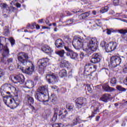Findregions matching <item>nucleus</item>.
Instances as JSON below:
<instances>
[{
  "instance_id": "50",
  "label": "nucleus",
  "mask_w": 127,
  "mask_h": 127,
  "mask_svg": "<svg viewBox=\"0 0 127 127\" xmlns=\"http://www.w3.org/2000/svg\"><path fill=\"white\" fill-rule=\"evenodd\" d=\"M35 26V23H32L30 26V29H34Z\"/></svg>"
},
{
  "instance_id": "21",
  "label": "nucleus",
  "mask_w": 127,
  "mask_h": 127,
  "mask_svg": "<svg viewBox=\"0 0 127 127\" xmlns=\"http://www.w3.org/2000/svg\"><path fill=\"white\" fill-rule=\"evenodd\" d=\"M25 84L27 88H28V89H31L34 87V82H33V81L32 80H27Z\"/></svg>"
},
{
  "instance_id": "56",
  "label": "nucleus",
  "mask_w": 127,
  "mask_h": 127,
  "mask_svg": "<svg viewBox=\"0 0 127 127\" xmlns=\"http://www.w3.org/2000/svg\"><path fill=\"white\" fill-rule=\"evenodd\" d=\"M99 120H100V116H98L96 117V122H99Z\"/></svg>"
},
{
  "instance_id": "64",
  "label": "nucleus",
  "mask_w": 127,
  "mask_h": 127,
  "mask_svg": "<svg viewBox=\"0 0 127 127\" xmlns=\"http://www.w3.org/2000/svg\"><path fill=\"white\" fill-rule=\"evenodd\" d=\"M124 70H126V71H127V66L124 69Z\"/></svg>"
},
{
  "instance_id": "41",
  "label": "nucleus",
  "mask_w": 127,
  "mask_h": 127,
  "mask_svg": "<svg viewBox=\"0 0 127 127\" xmlns=\"http://www.w3.org/2000/svg\"><path fill=\"white\" fill-rule=\"evenodd\" d=\"M9 40L10 42V43L12 46V45H14L15 43V40H14V39H13V38H9Z\"/></svg>"
},
{
  "instance_id": "61",
  "label": "nucleus",
  "mask_w": 127,
  "mask_h": 127,
  "mask_svg": "<svg viewBox=\"0 0 127 127\" xmlns=\"http://www.w3.org/2000/svg\"><path fill=\"white\" fill-rule=\"evenodd\" d=\"M43 29H48V27L44 26L42 27Z\"/></svg>"
},
{
  "instance_id": "29",
  "label": "nucleus",
  "mask_w": 127,
  "mask_h": 127,
  "mask_svg": "<svg viewBox=\"0 0 127 127\" xmlns=\"http://www.w3.org/2000/svg\"><path fill=\"white\" fill-rule=\"evenodd\" d=\"M59 75L60 77L63 78V77H65L67 75V71L65 69H62L60 71Z\"/></svg>"
},
{
  "instance_id": "37",
  "label": "nucleus",
  "mask_w": 127,
  "mask_h": 127,
  "mask_svg": "<svg viewBox=\"0 0 127 127\" xmlns=\"http://www.w3.org/2000/svg\"><path fill=\"white\" fill-rule=\"evenodd\" d=\"M116 88L117 90H119V91H120L121 92H126V91H127V89H126V88L122 87V86L121 85H117Z\"/></svg>"
},
{
  "instance_id": "43",
  "label": "nucleus",
  "mask_w": 127,
  "mask_h": 127,
  "mask_svg": "<svg viewBox=\"0 0 127 127\" xmlns=\"http://www.w3.org/2000/svg\"><path fill=\"white\" fill-rule=\"evenodd\" d=\"M107 43H106V42L105 41H102L101 42V44H100V46H101V47H105V48H106V46L107 45Z\"/></svg>"
},
{
  "instance_id": "32",
  "label": "nucleus",
  "mask_w": 127,
  "mask_h": 127,
  "mask_svg": "<svg viewBox=\"0 0 127 127\" xmlns=\"http://www.w3.org/2000/svg\"><path fill=\"white\" fill-rule=\"evenodd\" d=\"M99 112L100 111L99 110V108H96L92 112V114L91 116H89V118H94V117H95V115H97V113H99Z\"/></svg>"
},
{
  "instance_id": "45",
  "label": "nucleus",
  "mask_w": 127,
  "mask_h": 127,
  "mask_svg": "<svg viewBox=\"0 0 127 127\" xmlns=\"http://www.w3.org/2000/svg\"><path fill=\"white\" fill-rule=\"evenodd\" d=\"M64 47V49H65L66 51H67L68 53H71V52L72 51V50L71 49H70V48H69L68 47L65 46Z\"/></svg>"
},
{
  "instance_id": "13",
  "label": "nucleus",
  "mask_w": 127,
  "mask_h": 127,
  "mask_svg": "<svg viewBox=\"0 0 127 127\" xmlns=\"http://www.w3.org/2000/svg\"><path fill=\"white\" fill-rule=\"evenodd\" d=\"M101 58L102 56L101 55H99L98 53L93 54L92 55V58L90 60L91 63L93 64H96V63H99L101 61Z\"/></svg>"
},
{
  "instance_id": "52",
  "label": "nucleus",
  "mask_w": 127,
  "mask_h": 127,
  "mask_svg": "<svg viewBox=\"0 0 127 127\" xmlns=\"http://www.w3.org/2000/svg\"><path fill=\"white\" fill-rule=\"evenodd\" d=\"M80 56V58L81 59H83V58H84V53H81Z\"/></svg>"
},
{
  "instance_id": "40",
  "label": "nucleus",
  "mask_w": 127,
  "mask_h": 127,
  "mask_svg": "<svg viewBox=\"0 0 127 127\" xmlns=\"http://www.w3.org/2000/svg\"><path fill=\"white\" fill-rule=\"evenodd\" d=\"M74 22V19H69L66 21V25H69V24H72Z\"/></svg>"
},
{
  "instance_id": "42",
  "label": "nucleus",
  "mask_w": 127,
  "mask_h": 127,
  "mask_svg": "<svg viewBox=\"0 0 127 127\" xmlns=\"http://www.w3.org/2000/svg\"><path fill=\"white\" fill-rule=\"evenodd\" d=\"M86 87L87 88V91L89 93H92V88H91V85L90 84H87Z\"/></svg>"
},
{
  "instance_id": "59",
  "label": "nucleus",
  "mask_w": 127,
  "mask_h": 127,
  "mask_svg": "<svg viewBox=\"0 0 127 127\" xmlns=\"http://www.w3.org/2000/svg\"><path fill=\"white\" fill-rule=\"evenodd\" d=\"M36 28L37 29H39V28H40V26H39L38 25H36Z\"/></svg>"
},
{
  "instance_id": "15",
  "label": "nucleus",
  "mask_w": 127,
  "mask_h": 127,
  "mask_svg": "<svg viewBox=\"0 0 127 127\" xmlns=\"http://www.w3.org/2000/svg\"><path fill=\"white\" fill-rule=\"evenodd\" d=\"M24 103L27 105V106H31L34 104V99L31 96L27 95L25 97Z\"/></svg>"
},
{
  "instance_id": "30",
  "label": "nucleus",
  "mask_w": 127,
  "mask_h": 127,
  "mask_svg": "<svg viewBox=\"0 0 127 127\" xmlns=\"http://www.w3.org/2000/svg\"><path fill=\"white\" fill-rule=\"evenodd\" d=\"M110 84L111 86H115L116 84H117V79L115 77H112L110 79Z\"/></svg>"
},
{
  "instance_id": "27",
  "label": "nucleus",
  "mask_w": 127,
  "mask_h": 127,
  "mask_svg": "<svg viewBox=\"0 0 127 127\" xmlns=\"http://www.w3.org/2000/svg\"><path fill=\"white\" fill-rule=\"evenodd\" d=\"M105 50L106 52H108V53L112 52V51H113L112 50V47H111L110 43L106 44V45L105 46Z\"/></svg>"
},
{
  "instance_id": "22",
  "label": "nucleus",
  "mask_w": 127,
  "mask_h": 127,
  "mask_svg": "<svg viewBox=\"0 0 127 127\" xmlns=\"http://www.w3.org/2000/svg\"><path fill=\"white\" fill-rule=\"evenodd\" d=\"M8 55H9V53H8L7 56L6 57V59H5L4 62L1 61V58H2V57H1L0 59V62L1 63H3V64H9V63H12L13 59L12 58H9L7 59V57H8Z\"/></svg>"
},
{
  "instance_id": "49",
  "label": "nucleus",
  "mask_w": 127,
  "mask_h": 127,
  "mask_svg": "<svg viewBox=\"0 0 127 127\" xmlns=\"http://www.w3.org/2000/svg\"><path fill=\"white\" fill-rule=\"evenodd\" d=\"M45 22L46 23V24H48V25H49V26H51L52 25V24H49V20L46 19L45 20Z\"/></svg>"
},
{
  "instance_id": "33",
  "label": "nucleus",
  "mask_w": 127,
  "mask_h": 127,
  "mask_svg": "<svg viewBox=\"0 0 127 127\" xmlns=\"http://www.w3.org/2000/svg\"><path fill=\"white\" fill-rule=\"evenodd\" d=\"M0 7L1 9H5V8H8V5L5 3H0Z\"/></svg>"
},
{
  "instance_id": "6",
  "label": "nucleus",
  "mask_w": 127,
  "mask_h": 127,
  "mask_svg": "<svg viewBox=\"0 0 127 127\" xmlns=\"http://www.w3.org/2000/svg\"><path fill=\"white\" fill-rule=\"evenodd\" d=\"M66 115L67 111L66 110L60 108H55L53 119L54 121H56L59 117L60 120H63L66 118Z\"/></svg>"
},
{
  "instance_id": "46",
  "label": "nucleus",
  "mask_w": 127,
  "mask_h": 127,
  "mask_svg": "<svg viewBox=\"0 0 127 127\" xmlns=\"http://www.w3.org/2000/svg\"><path fill=\"white\" fill-rule=\"evenodd\" d=\"M73 124L71 125V127H74V126H76V125H78V122H77V120L76 118L74 119L72 121Z\"/></svg>"
},
{
  "instance_id": "36",
  "label": "nucleus",
  "mask_w": 127,
  "mask_h": 127,
  "mask_svg": "<svg viewBox=\"0 0 127 127\" xmlns=\"http://www.w3.org/2000/svg\"><path fill=\"white\" fill-rule=\"evenodd\" d=\"M108 10H109V7L106 6L101 8L100 12H101V13H105V12H107Z\"/></svg>"
},
{
  "instance_id": "14",
  "label": "nucleus",
  "mask_w": 127,
  "mask_h": 127,
  "mask_svg": "<svg viewBox=\"0 0 127 127\" xmlns=\"http://www.w3.org/2000/svg\"><path fill=\"white\" fill-rule=\"evenodd\" d=\"M30 64L31 66L30 67H28V68L24 69V68L20 69L25 73V74H27L28 75H31L33 72H34V65L32 64L31 62H30Z\"/></svg>"
},
{
  "instance_id": "10",
  "label": "nucleus",
  "mask_w": 127,
  "mask_h": 127,
  "mask_svg": "<svg viewBox=\"0 0 127 127\" xmlns=\"http://www.w3.org/2000/svg\"><path fill=\"white\" fill-rule=\"evenodd\" d=\"M122 63V58L118 56H113L110 59V66L115 68Z\"/></svg>"
},
{
  "instance_id": "1",
  "label": "nucleus",
  "mask_w": 127,
  "mask_h": 127,
  "mask_svg": "<svg viewBox=\"0 0 127 127\" xmlns=\"http://www.w3.org/2000/svg\"><path fill=\"white\" fill-rule=\"evenodd\" d=\"M96 44H98V41L96 38H90L88 37L85 39V45H87V47L83 48V51L88 56H90L91 54L97 50V46Z\"/></svg>"
},
{
  "instance_id": "3",
  "label": "nucleus",
  "mask_w": 127,
  "mask_h": 127,
  "mask_svg": "<svg viewBox=\"0 0 127 127\" xmlns=\"http://www.w3.org/2000/svg\"><path fill=\"white\" fill-rule=\"evenodd\" d=\"M0 93L1 96L4 98L3 102L7 107H12V109H15V108L19 105V101H18V100H15L14 98H12L10 96L6 97L4 96L6 94V92H5L4 89L1 88Z\"/></svg>"
},
{
  "instance_id": "9",
  "label": "nucleus",
  "mask_w": 127,
  "mask_h": 127,
  "mask_svg": "<svg viewBox=\"0 0 127 127\" xmlns=\"http://www.w3.org/2000/svg\"><path fill=\"white\" fill-rule=\"evenodd\" d=\"M58 76L57 74L52 72H49L47 73L46 76V79L49 84H54L56 82V80Z\"/></svg>"
},
{
  "instance_id": "8",
  "label": "nucleus",
  "mask_w": 127,
  "mask_h": 127,
  "mask_svg": "<svg viewBox=\"0 0 127 127\" xmlns=\"http://www.w3.org/2000/svg\"><path fill=\"white\" fill-rule=\"evenodd\" d=\"M85 44V41L83 38H77L74 39L72 41V45L76 50H79L80 48H82L84 49V48L86 47V46H84Z\"/></svg>"
},
{
  "instance_id": "31",
  "label": "nucleus",
  "mask_w": 127,
  "mask_h": 127,
  "mask_svg": "<svg viewBox=\"0 0 127 127\" xmlns=\"http://www.w3.org/2000/svg\"><path fill=\"white\" fill-rule=\"evenodd\" d=\"M101 72L102 74H103V75H109V74H110V71L109 70V69L106 68L101 69Z\"/></svg>"
},
{
  "instance_id": "2",
  "label": "nucleus",
  "mask_w": 127,
  "mask_h": 127,
  "mask_svg": "<svg viewBox=\"0 0 127 127\" xmlns=\"http://www.w3.org/2000/svg\"><path fill=\"white\" fill-rule=\"evenodd\" d=\"M35 98L39 102H48V85L40 86L35 93Z\"/></svg>"
},
{
  "instance_id": "60",
  "label": "nucleus",
  "mask_w": 127,
  "mask_h": 127,
  "mask_svg": "<svg viewBox=\"0 0 127 127\" xmlns=\"http://www.w3.org/2000/svg\"><path fill=\"white\" fill-rule=\"evenodd\" d=\"M92 13L93 14H94V15H96L97 12H96V11L94 10V11H92Z\"/></svg>"
},
{
  "instance_id": "16",
  "label": "nucleus",
  "mask_w": 127,
  "mask_h": 127,
  "mask_svg": "<svg viewBox=\"0 0 127 127\" xmlns=\"http://www.w3.org/2000/svg\"><path fill=\"white\" fill-rule=\"evenodd\" d=\"M57 48H62L64 47V42L61 39H57L55 43Z\"/></svg>"
},
{
  "instance_id": "17",
  "label": "nucleus",
  "mask_w": 127,
  "mask_h": 127,
  "mask_svg": "<svg viewBox=\"0 0 127 127\" xmlns=\"http://www.w3.org/2000/svg\"><path fill=\"white\" fill-rule=\"evenodd\" d=\"M42 51L45 53L48 54L52 52V49H51L49 46L47 45H44L42 48Z\"/></svg>"
},
{
  "instance_id": "47",
  "label": "nucleus",
  "mask_w": 127,
  "mask_h": 127,
  "mask_svg": "<svg viewBox=\"0 0 127 127\" xmlns=\"http://www.w3.org/2000/svg\"><path fill=\"white\" fill-rule=\"evenodd\" d=\"M4 75V72H3V70L0 68V78H1L2 76Z\"/></svg>"
},
{
  "instance_id": "58",
  "label": "nucleus",
  "mask_w": 127,
  "mask_h": 127,
  "mask_svg": "<svg viewBox=\"0 0 127 127\" xmlns=\"http://www.w3.org/2000/svg\"><path fill=\"white\" fill-rule=\"evenodd\" d=\"M43 22V19L39 20V23H42Z\"/></svg>"
},
{
  "instance_id": "28",
  "label": "nucleus",
  "mask_w": 127,
  "mask_h": 127,
  "mask_svg": "<svg viewBox=\"0 0 127 127\" xmlns=\"http://www.w3.org/2000/svg\"><path fill=\"white\" fill-rule=\"evenodd\" d=\"M3 87H6L7 90H8L9 91H11V90L15 91L16 90V88H15V87H14L10 85H8L7 84H5L3 85Z\"/></svg>"
},
{
  "instance_id": "4",
  "label": "nucleus",
  "mask_w": 127,
  "mask_h": 127,
  "mask_svg": "<svg viewBox=\"0 0 127 127\" xmlns=\"http://www.w3.org/2000/svg\"><path fill=\"white\" fill-rule=\"evenodd\" d=\"M17 59L20 63L17 65L18 69H23L26 67L27 64L30 63L28 55L25 53H19L17 55Z\"/></svg>"
},
{
  "instance_id": "20",
  "label": "nucleus",
  "mask_w": 127,
  "mask_h": 127,
  "mask_svg": "<svg viewBox=\"0 0 127 127\" xmlns=\"http://www.w3.org/2000/svg\"><path fill=\"white\" fill-rule=\"evenodd\" d=\"M67 56H70V58L71 59H77L78 58V54L71 51L69 53H67L66 54Z\"/></svg>"
},
{
  "instance_id": "39",
  "label": "nucleus",
  "mask_w": 127,
  "mask_h": 127,
  "mask_svg": "<svg viewBox=\"0 0 127 127\" xmlns=\"http://www.w3.org/2000/svg\"><path fill=\"white\" fill-rule=\"evenodd\" d=\"M62 123H55L52 125V127H61Z\"/></svg>"
},
{
  "instance_id": "5",
  "label": "nucleus",
  "mask_w": 127,
  "mask_h": 127,
  "mask_svg": "<svg viewBox=\"0 0 127 127\" xmlns=\"http://www.w3.org/2000/svg\"><path fill=\"white\" fill-rule=\"evenodd\" d=\"M4 40H5V38L3 37H0V51H3V53H2V58H1V60L2 62H4L5 61L6 57L8 55V53H9V49H8L7 46H3L2 45V43L4 42Z\"/></svg>"
},
{
  "instance_id": "24",
  "label": "nucleus",
  "mask_w": 127,
  "mask_h": 127,
  "mask_svg": "<svg viewBox=\"0 0 127 127\" xmlns=\"http://www.w3.org/2000/svg\"><path fill=\"white\" fill-rule=\"evenodd\" d=\"M68 62L65 60H63L61 62V64H60V67L61 68H65V67H67L68 66Z\"/></svg>"
},
{
  "instance_id": "44",
  "label": "nucleus",
  "mask_w": 127,
  "mask_h": 127,
  "mask_svg": "<svg viewBox=\"0 0 127 127\" xmlns=\"http://www.w3.org/2000/svg\"><path fill=\"white\" fill-rule=\"evenodd\" d=\"M75 119H76L77 124H81V123H82V120L80 118V116L76 117Z\"/></svg>"
},
{
  "instance_id": "25",
  "label": "nucleus",
  "mask_w": 127,
  "mask_h": 127,
  "mask_svg": "<svg viewBox=\"0 0 127 127\" xmlns=\"http://www.w3.org/2000/svg\"><path fill=\"white\" fill-rule=\"evenodd\" d=\"M110 45L111 46V49L112 51H114V50H116V49H117V47H118V43L115 42H110Z\"/></svg>"
},
{
  "instance_id": "19",
  "label": "nucleus",
  "mask_w": 127,
  "mask_h": 127,
  "mask_svg": "<svg viewBox=\"0 0 127 127\" xmlns=\"http://www.w3.org/2000/svg\"><path fill=\"white\" fill-rule=\"evenodd\" d=\"M111 99V95L109 94H105L103 95V96L100 98L101 101L103 102H105L107 103L108 100Z\"/></svg>"
},
{
  "instance_id": "35",
  "label": "nucleus",
  "mask_w": 127,
  "mask_h": 127,
  "mask_svg": "<svg viewBox=\"0 0 127 127\" xmlns=\"http://www.w3.org/2000/svg\"><path fill=\"white\" fill-rule=\"evenodd\" d=\"M64 50L58 51V52H56V54H58V55H59L60 57H63V56H64Z\"/></svg>"
},
{
  "instance_id": "57",
  "label": "nucleus",
  "mask_w": 127,
  "mask_h": 127,
  "mask_svg": "<svg viewBox=\"0 0 127 127\" xmlns=\"http://www.w3.org/2000/svg\"><path fill=\"white\" fill-rule=\"evenodd\" d=\"M51 88H52V89H57V86H56V85L52 86H51Z\"/></svg>"
},
{
  "instance_id": "54",
  "label": "nucleus",
  "mask_w": 127,
  "mask_h": 127,
  "mask_svg": "<svg viewBox=\"0 0 127 127\" xmlns=\"http://www.w3.org/2000/svg\"><path fill=\"white\" fill-rule=\"evenodd\" d=\"M34 80H35V81H38V80H39V76H36L35 77V78H34Z\"/></svg>"
},
{
  "instance_id": "38",
  "label": "nucleus",
  "mask_w": 127,
  "mask_h": 127,
  "mask_svg": "<svg viewBox=\"0 0 127 127\" xmlns=\"http://www.w3.org/2000/svg\"><path fill=\"white\" fill-rule=\"evenodd\" d=\"M118 32H119V33H120L121 34H126V33H127V30H118Z\"/></svg>"
},
{
  "instance_id": "51",
  "label": "nucleus",
  "mask_w": 127,
  "mask_h": 127,
  "mask_svg": "<svg viewBox=\"0 0 127 127\" xmlns=\"http://www.w3.org/2000/svg\"><path fill=\"white\" fill-rule=\"evenodd\" d=\"M107 33L108 35H110L111 33H112V31L111 30L107 29Z\"/></svg>"
},
{
  "instance_id": "63",
  "label": "nucleus",
  "mask_w": 127,
  "mask_h": 127,
  "mask_svg": "<svg viewBox=\"0 0 127 127\" xmlns=\"http://www.w3.org/2000/svg\"><path fill=\"white\" fill-rule=\"evenodd\" d=\"M115 106L116 107H118V106H119V104H118V103H115Z\"/></svg>"
},
{
  "instance_id": "55",
  "label": "nucleus",
  "mask_w": 127,
  "mask_h": 127,
  "mask_svg": "<svg viewBox=\"0 0 127 127\" xmlns=\"http://www.w3.org/2000/svg\"><path fill=\"white\" fill-rule=\"evenodd\" d=\"M66 14L68 16H70V15H72V13L69 11H66Z\"/></svg>"
},
{
  "instance_id": "53",
  "label": "nucleus",
  "mask_w": 127,
  "mask_h": 127,
  "mask_svg": "<svg viewBox=\"0 0 127 127\" xmlns=\"http://www.w3.org/2000/svg\"><path fill=\"white\" fill-rule=\"evenodd\" d=\"M88 76H91V79H93V78H95L96 76H94V73H91L90 74H88Z\"/></svg>"
},
{
  "instance_id": "62",
  "label": "nucleus",
  "mask_w": 127,
  "mask_h": 127,
  "mask_svg": "<svg viewBox=\"0 0 127 127\" xmlns=\"http://www.w3.org/2000/svg\"><path fill=\"white\" fill-rule=\"evenodd\" d=\"M31 26V25H30V24H28V25H27V27H28V28H30V27Z\"/></svg>"
},
{
  "instance_id": "48",
  "label": "nucleus",
  "mask_w": 127,
  "mask_h": 127,
  "mask_svg": "<svg viewBox=\"0 0 127 127\" xmlns=\"http://www.w3.org/2000/svg\"><path fill=\"white\" fill-rule=\"evenodd\" d=\"M114 5H119V0H113Z\"/></svg>"
},
{
  "instance_id": "26",
  "label": "nucleus",
  "mask_w": 127,
  "mask_h": 127,
  "mask_svg": "<svg viewBox=\"0 0 127 127\" xmlns=\"http://www.w3.org/2000/svg\"><path fill=\"white\" fill-rule=\"evenodd\" d=\"M66 109L69 112L71 111H73V109H74V104L72 103H67L66 104Z\"/></svg>"
},
{
  "instance_id": "11",
  "label": "nucleus",
  "mask_w": 127,
  "mask_h": 127,
  "mask_svg": "<svg viewBox=\"0 0 127 127\" xmlns=\"http://www.w3.org/2000/svg\"><path fill=\"white\" fill-rule=\"evenodd\" d=\"M75 107L77 109H81L82 107H85L87 104V99L83 97H79L75 100Z\"/></svg>"
},
{
  "instance_id": "23",
  "label": "nucleus",
  "mask_w": 127,
  "mask_h": 127,
  "mask_svg": "<svg viewBox=\"0 0 127 127\" xmlns=\"http://www.w3.org/2000/svg\"><path fill=\"white\" fill-rule=\"evenodd\" d=\"M90 15V13L86 12L83 13H81L80 15H79L78 18L80 20L82 19H85L86 17H88Z\"/></svg>"
},
{
  "instance_id": "18",
  "label": "nucleus",
  "mask_w": 127,
  "mask_h": 127,
  "mask_svg": "<svg viewBox=\"0 0 127 127\" xmlns=\"http://www.w3.org/2000/svg\"><path fill=\"white\" fill-rule=\"evenodd\" d=\"M102 89L105 92H108V93L115 91V88H113L107 84L103 85L102 86Z\"/></svg>"
},
{
  "instance_id": "7",
  "label": "nucleus",
  "mask_w": 127,
  "mask_h": 127,
  "mask_svg": "<svg viewBox=\"0 0 127 127\" xmlns=\"http://www.w3.org/2000/svg\"><path fill=\"white\" fill-rule=\"evenodd\" d=\"M48 62H49V59L47 58L40 59L38 61V64H39L38 72L41 75L44 74V71L46 69V66H47Z\"/></svg>"
},
{
  "instance_id": "34",
  "label": "nucleus",
  "mask_w": 127,
  "mask_h": 127,
  "mask_svg": "<svg viewBox=\"0 0 127 127\" xmlns=\"http://www.w3.org/2000/svg\"><path fill=\"white\" fill-rule=\"evenodd\" d=\"M16 1H17V0H13L12 2L13 3V4L16 5V7H17V8L21 7V4L18 2H16Z\"/></svg>"
},
{
  "instance_id": "12",
  "label": "nucleus",
  "mask_w": 127,
  "mask_h": 127,
  "mask_svg": "<svg viewBox=\"0 0 127 127\" xmlns=\"http://www.w3.org/2000/svg\"><path fill=\"white\" fill-rule=\"evenodd\" d=\"M13 82L14 83H20V84H22L24 82V76L22 74H19L13 76V78L11 79Z\"/></svg>"
}]
</instances>
